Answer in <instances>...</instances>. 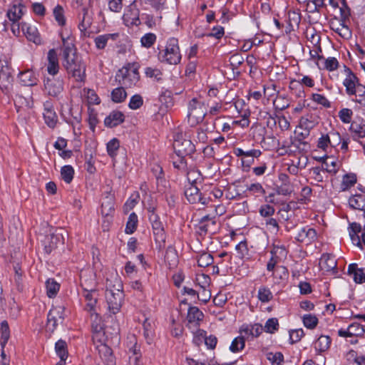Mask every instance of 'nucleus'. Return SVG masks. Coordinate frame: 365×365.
I'll list each match as a JSON object with an SVG mask.
<instances>
[{
	"instance_id": "nucleus-20",
	"label": "nucleus",
	"mask_w": 365,
	"mask_h": 365,
	"mask_svg": "<svg viewBox=\"0 0 365 365\" xmlns=\"http://www.w3.org/2000/svg\"><path fill=\"white\" fill-rule=\"evenodd\" d=\"M279 182L281 184L279 185H277V189H275L278 195L287 196L292 192V185L289 182V178L286 174L281 173L279 175Z\"/></svg>"
},
{
	"instance_id": "nucleus-51",
	"label": "nucleus",
	"mask_w": 365,
	"mask_h": 365,
	"mask_svg": "<svg viewBox=\"0 0 365 365\" xmlns=\"http://www.w3.org/2000/svg\"><path fill=\"white\" fill-rule=\"evenodd\" d=\"M53 14L55 20L57 21L59 26H63L66 24V19L64 16V10L60 5H57L54 7Z\"/></svg>"
},
{
	"instance_id": "nucleus-14",
	"label": "nucleus",
	"mask_w": 365,
	"mask_h": 365,
	"mask_svg": "<svg viewBox=\"0 0 365 365\" xmlns=\"http://www.w3.org/2000/svg\"><path fill=\"white\" fill-rule=\"evenodd\" d=\"M203 318L204 314L199 308L197 307H190L187 315L188 328L197 329Z\"/></svg>"
},
{
	"instance_id": "nucleus-44",
	"label": "nucleus",
	"mask_w": 365,
	"mask_h": 365,
	"mask_svg": "<svg viewBox=\"0 0 365 365\" xmlns=\"http://www.w3.org/2000/svg\"><path fill=\"white\" fill-rule=\"evenodd\" d=\"M245 345V339L240 334L239 336L235 337L230 346V350L233 352L236 353L241 350H242Z\"/></svg>"
},
{
	"instance_id": "nucleus-50",
	"label": "nucleus",
	"mask_w": 365,
	"mask_h": 365,
	"mask_svg": "<svg viewBox=\"0 0 365 365\" xmlns=\"http://www.w3.org/2000/svg\"><path fill=\"white\" fill-rule=\"evenodd\" d=\"M43 118L45 120V123L48 127L53 128L56 126L58 120V117L54 110H48L43 112Z\"/></svg>"
},
{
	"instance_id": "nucleus-7",
	"label": "nucleus",
	"mask_w": 365,
	"mask_h": 365,
	"mask_svg": "<svg viewBox=\"0 0 365 365\" xmlns=\"http://www.w3.org/2000/svg\"><path fill=\"white\" fill-rule=\"evenodd\" d=\"M62 230H55L54 232L46 235L43 240L44 250L47 254H50L59 245L64 244V237Z\"/></svg>"
},
{
	"instance_id": "nucleus-42",
	"label": "nucleus",
	"mask_w": 365,
	"mask_h": 365,
	"mask_svg": "<svg viewBox=\"0 0 365 365\" xmlns=\"http://www.w3.org/2000/svg\"><path fill=\"white\" fill-rule=\"evenodd\" d=\"M74 169L71 165H64L61 169V179L69 184L73 179Z\"/></svg>"
},
{
	"instance_id": "nucleus-54",
	"label": "nucleus",
	"mask_w": 365,
	"mask_h": 365,
	"mask_svg": "<svg viewBox=\"0 0 365 365\" xmlns=\"http://www.w3.org/2000/svg\"><path fill=\"white\" fill-rule=\"evenodd\" d=\"M196 286L199 289L209 288L210 284V278L208 275L205 274H197L195 278Z\"/></svg>"
},
{
	"instance_id": "nucleus-33",
	"label": "nucleus",
	"mask_w": 365,
	"mask_h": 365,
	"mask_svg": "<svg viewBox=\"0 0 365 365\" xmlns=\"http://www.w3.org/2000/svg\"><path fill=\"white\" fill-rule=\"evenodd\" d=\"M118 37L117 33L99 35L95 38L94 42L98 49H103L110 39L115 41Z\"/></svg>"
},
{
	"instance_id": "nucleus-43",
	"label": "nucleus",
	"mask_w": 365,
	"mask_h": 365,
	"mask_svg": "<svg viewBox=\"0 0 365 365\" xmlns=\"http://www.w3.org/2000/svg\"><path fill=\"white\" fill-rule=\"evenodd\" d=\"M82 11L83 17L78 26L81 31H83L91 27L92 24V17L89 15L88 9L83 8Z\"/></svg>"
},
{
	"instance_id": "nucleus-28",
	"label": "nucleus",
	"mask_w": 365,
	"mask_h": 365,
	"mask_svg": "<svg viewBox=\"0 0 365 365\" xmlns=\"http://www.w3.org/2000/svg\"><path fill=\"white\" fill-rule=\"evenodd\" d=\"M106 292H122L123 289V285L121 279L116 274L113 276L110 279H106Z\"/></svg>"
},
{
	"instance_id": "nucleus-40",
	"label": "nucleus",
	"mask_w": 365,
	"mask_h": 365,
	"mask_svg": "<svg viewBox=\"0 0 365 365\" xmlns=\"http://www.w3.org/2000/svg\"><path fill=\"white\" fill-rule=\"evenodd\" d=\"M119 148H120L119 140L117 138H113V139L109 140L106 144V150H107L108 155L112 158H115Z\"/></svg>"
},
{
	"instance_id": "nucleus-8",
	"label": "nucleus",
	"mask_w": 365,
	"mask_h": 365,
	"mask_svg": "<svg viewBox=\"0 0 365 365\" xmlns=\"http://www.w3.org/2000/svg\"><path fill=\"white\" fill-rule=\"evenodd\" d=\"M343 85L346 88V93L349 96H355L359 86L363 85L359 83L358 78L348 69V73L343 81Z\"/></svg>"
},
{
	"instance_id": "nucleus-24",
	"label": "nucleus",
	"mask_w": 365,
	"mask_h": 365,
	"mask_svg": "<svg viewBox=\"0 0 365 365\" xmlns=\"http://www.w3.org/2000/svg\"><path fill=\"white\" fill-rule=\"evenodd\" d=\"M139 14L140 11L135 5H130L129 9L125 12L123 19L127 25L138 26L140 24Z\"/></svg>"
},
{
	"instance_id": "nucleus-15",
	"label": "nucleus",
	"mask_w": 365,
	"mask_h": 365,
	"mask_svg": "<svg viewBox=\"0 0 365 365\" xmlns=\"http://www.w3.org/2000/svg\"><path fill=\"white\" fill-rule=\"evenodd\" d=\"M25 6L21 0H14L11 4L8 11L7 16L11 21H19L24 14Z\"/></svg>"
},
{
	"instance_id": "nucleus-31",
	"label": "nucleus",
	"mask_w": 365,
	"mask_h": 365,
	"mask_svg": "<svg viewBox=\"0 0 365 365\" xmlns=\"http://www.w3.org/2000/svg\"><path fill=\"white\" fill-rule=\"evenodd\" d=\"M153 233L156 245V248L159 251H162L165 247V242L167 238L164 227L153 230Z\"/></svg>"
},
{
	"instance_id": "nucleus-1",
	"label": "nucleus",
	"mask_w": 365,
	"mask_h": 365,
	"mask_svg": "<svg viewBox=\"0 0 365 365\" xmlns=\"http://www.w3.org/2000/svg\"><path fill=\"white\" fill-rule=\"evenodd\" d=\"M63 66L68 73L78 82H84L86 66L82 58L78 56L76 50L66 48L63 53Z\"/></svg>"
},
{
	"instance_id": "nucleus-55",
	"label": "nucleus",
	"mask_w": 365,
	"mask_h": 365,
	"mask_svg": "<svg viewBox=\"0 0 365 365\" xmlns=\"http://www.w3.org/2000/svg\"><path fill=\"white\" fill-rule=\"evenodd\" d=\"M273 297L272 293L269 288L262 287L258 290V298L263 302L267 303L269 302Z\"/></svg>"
},
{
	"instance_id": "nucleus-38",
	"label": "nucleus",
	"mask_w": 365,
	"mask_h": 365,
	"mask_svg": "<svg viewBox=\"0 0 365 365\" xmlns=\"http://www.w3.org/2000/svg\"><path fill=\"white\" fill-rule=\"evenodd\" d=\"M11 72H0V88L3 91H8L12 85Z\"/></svg>"
},
{
	"instance_id": "nucleus-63",
	"label": "nucleus",
	"mask_w": 365,
	"mask_h": 365,
	"mask_svg": "<svg viewBox=\"0 0 365 365\" xmlns=\"http://www.w3.org/2000/svg\"><path fill=\"white\" fill-rule=\"evenodd\" d=\"M143 103V100L142 96L140 95L135 94L130 98L128 106L132 110H136L140 108Z\"/></svg>"
},
{
	"instance_id": "nucleus-56",
	"label": "nucleus",
	"mask_w": 365,
	"mask_h": 365,
	"mask_svg": "<svg viewBox=\"0 0 365 365\" xmlns=\"http://www.w3.org/2000/svg\"><path fill=\"white\" fill-rule=\"evenodd\" d=\"M156 35L153 33H147L140 38L142 46L145 48H150L156 41Z\"/></svg>"
},
{
	"instance_id": "nucleus-3",
	"label": "nucleus",
	"mask_w": 365,
	"mask_h": 365,
	"mask_svg": "<svg viewBox=\"0 0 365 365\" xmlns=\"http://www.w3.org/2000/svg\"><path fill=\"white\" fill-rule=\"evenodd\" d=\"M181 58L178 40L175 38H169L165 49L159 53V59L170 65H177L180 62Z\"/></svg>"
},
{
	"instance_id": "nucleus-17",
	"label": "nucleus",
	"mask_w": 365,
	"mask_h": 365,
	"mask_svg": "<svg viewBox=\"0 0 365 365\" xmlns=\"http://www.w3.org/2000/svg\"><path fill=\"white\" fill-rule=\"evenodd\" d=\"M185 195L190 203L200 202L202 205L207 203V200L202 197L200 190L194 185L190 184L185 190Z\"/></svg>"
},
{
	"instance_id": "nucleus-13",
	"label": "nucleus",
	"mask_w": 365,
	"mask_h": 365,
	"mask_svg": "<svg viewBox=\"0 0 365 365\" xmlns=\"http://www.w3.org/2000/svg\"><path fill=\"white\" fill-rule=\"evenodd\" d=\"M91 329L94 340L101 341L104 338L103 324L101 318L95 312H91Z\"/></svg>"
},
{
	"instance_id": "nucleus-4",
	"label": "nucleus",
	"mask_w": 365,
	"mask_h": 365,
	"mask_svg": "<svg viewBox=\"0 0 365 365\" xmlns=\"http://www.w3.org/2000/svg\"><path fill=\"white\" fill-rule=\"evenodd\" d=\"M206 114L207 108L203 101L194 98L189 102L187 118L192 126L202 122Z\"/></svg>"
},
{
	"instance_id": "nucleus-29",
	"label": "nucleus",
	"mask_w": 365,
	"mask_h": 365,
	"mask_svg": "<svg viewBox=\"0 0 365 365\" xmlns=\"http://www.w3.org/2000/svg\"><path fill=\"white\" fill-rule=\"evenodd\" d=\"M349 130L354 134L355 137L362 138L365 137V120L363 118H357L352 121Z\"/></svg>"
},
{
	"instance_id": "nucleus-52",
	"label": "nucleus",
	"mask_w": 365,
	"mask_h": 365,
	"mask_svg": "<svg viewBox=\"0 0 365 365\" xmlns=\"http://www.w3.org/2000/svg\"><path fill=\"white\" fill-rule=\"evenodd\" d=\"M199 333L200 334L202 339H204L205 344L208 349H213L215 348L217 342V339L215 336H206V332L203 330H200Z\"/></svg>"
},
{
	"instance_id": "nucleus-53",
	"label": "nucleus",
	"mask_w": 365,
	"mask_h": 365,
	"mask_svg": "<svg viewBox=\"0 0 365 365\" xmlns=\"http://www.w3.org/2000/svg\"><path fill=\"white\" fill-rule=\"evenodd\" d=\"M287 257V250L284 245H275V264L283 262Z\"/></svg>"
},
{
	"instance_id": "nucleus-11",
	"label": "nucleus",
	"mask_w": 365,
	"mask_h": 365,
	"mask_svg": "<svg viewBox=\"0 0 365 365\" xmlns=\"http://www.w3.org/2000/svg\"><path fill=\"white\" fill-rule=\"evenodd\" d=\"M44 88L49 96L58 97L63 91V82L59 78H46Z\"/></svg>"
},
{
	"instance_id": "nucleus-36",
	"label": "nucleus",
	"mask_w": 365,
	"mask_h": 365,
	"mask_svg": "<svg viewBox=\"0 0 365 365\" xmlns=\"http://www.w3.org/2000/svg\"><path fill=\"white\" fill-rule=\"evenodd\" d=\"M55 351L60 359H67L68 353L66 342L62 339L57 341L55 344Z\"/></svg>"
},
{
	"instance_id": "nucleus-35",
	"label": "nucleus",
	"mask_w": 365,
	"mask_h": 365,
	"mask_svg": "<svg viewBox=\"0 0 365 365\" xmlns=\"http://www.w3.org/2000/svg\"><path fill=\"white\" fill-rule=\"evenodd\" d=\"M234 153L237 156H243L245 158H249L250 159L247 160V162L252 163L254 161L255 158H257L260 155L261 152L259 150L255 149L245 151L242 148H237L235 149Z\"/></svg>"
},
{
	"instance_id": "nucleus-41",
	"label": "nucleus",
	"mask_w": 365,
	"mask_h": 365,
	"mask_svg": "<svg viewBox=\"0 0 365 365\" xmlns=\"http://www.w3.org/2000/svg\"><path fill=\"white\" fill-rule=\"evenodd\" d=\"M138 222V215L135 212L130 214L125 227V232L127 234H133L137 228Z\"/></svg>"
},
{
	"instance_id": "nucleus-27",
	"label": "nucleus",
	"mask_w": 365,
	"mask_h": 365,
	"mask_svg": "<svg viewBox=\"0 0 365 365\" xmlns=\"http://www.w3.org/2000/svg\"><path fill=\"white\" fill-rule=\"evenodd\" d=\"M124 121V115L118 110L112 111L104 120V124L109 128L115 127Z\"/></svg>"
},
{
	"instance_id": "nucleus-10",
	"label": "nucleus",
	"mask_w": 365,
	"mask_h": 365,
	"mask_svg": "<svg viewBox=\"0 0 365 365\" xmlns=\"http://www.w3.org/2000/svg\"><path fill=\"white\" fill-rule=\"evenodd\" d=\"M260 215L264 217L265 227V234L272 233L274 229V219L272 215L274 214V206L269 204L262 205L259 210Z\"/></svg>"
},
{
	"instance_id": "nucleus-48",
	"label": "nucleus",
	"mask_w": 365,
	"mask_h": 365,
	"mask_svg": "<svg viewBox=\"0 0 365 365\" xmlns=\"http://www.w3.org/2000/svg\"><path fill=\"white\" fill-rule=\"evenodd\" d=\"M114 211V203L113 198L106 197V201H103L101 204V214L104 216L110 215Z\"/></svg>"
},
{
	"instance_id": "nucleus-2",
	"label": "nucleus",
	"mask_w": 365,
	"mask_h": 365,
	"mask_svg": "<svg viewBox=\"0 0 365 365\" xmlns=\"http://www.w3.org/2000/svg\"><path fill=\"white\" fill-rule=\"evenodd\" d=\"M140 66L138 63H128L116 73V80L125 88L138 86L140 83Z\"/></svg>"
},
{
	"instance_id": "nucleus-57",
	"label": "nucleus",
	"mask_w": 365,
	"mask_h": 365,
	"mask_svg": "<svg viewBox=\"0 0 365 365\" xmlns=\"http://www.w3.org/2000/svg\"><path fill=\"white\" fill-rule=\"evenodd\" d=\"M214 259L211 254L205 252L200 255L197 259V264L201 267H206L212 264Z\"/></svg>"
},
{
	"instance_id": "nucleus-59",
	"label": "nucleus",
	"mask_w": 365,
	"mask_h": 365,
	"mask_svg": "<svg viewBox=\"0 0 365 365\" xmlns=\"http://www.w3.org/2000/svg\"><path fill=\"white\" fill-rule=\"evenodd\" d=\"M277 123L282 130H287L289 128V122L287 118L281 115L280 113H275V125Z\"/></svg>"
},
{
	"instance_id": "nucleus-6",
	"label": "nucleus",
	"mask_w": 365,
	"mask_h": 365,
	"mask_svg": "<svg viewBox=\"0 0 365 365\" xmlns=\"http://www.w3.org/2000/svg\"><path fill=\"white\" fill-rule=\"evenodd\" d=\"M173 148L177 155H190L195 151L194 143L188 138H185L182 134L175 136Z\"/></svg>"
},
{
	"instance_id": "nucleus-5",
	"label": "nucleus",
	"mask_w": 365,
	"mask_h": 365,
	"mask_svg": "<svg viewBox=\"0 0 365 365\" xmlns=\"http://www.w3.org/2000/svg\"><path fill=\"white\" fill-rule=\"evenodd\" d=\"M65 319V307L63 305H56L48 312L47 316L46 329L53 333L59 324H62Z\"/></svg>"
},
{
	"instance_id": "nucleus-49",
	"label": "nucleus",
	"mask_w": 365,
	"mask_h": 365,
	"mask_svg": "<svg viewBox=\"0 0 365 365\" xmlns=\"http://www.w3.org/2000/svg\"><path fill=\"white\" fill-rule=\"evenodd\" d=\"M83 93V96L87 98L88 104L98 105L100 103V98L93 90L84 88Z\"/></svg>"
},
{
	"instance_id": "nucleus-22",
	"label": "nucleus",
	"mask_w": 365,
	"mask_h": 365,
	"mask_svg": "<svg viewBox=\"0 0 365 365\" xmlns=\"http://www.w3.org/2000/svg\"><path fill=\"white\" fill-rule=\"evenodd\" d=\"M19 78L21 84L25 86H34L38 82V75L31 69L20 72Z\"/></svg>"
},
{
	"instance_id": "nucleus-21",
	"label": "nucleus",
	"mask_w": 365,
	"mask_h": 365,
	"mask_svg": "<svg viewBox=\"0 0 365 365\" xmlns=\"http://www.w3.org/2000/svg\"><path fill=\"white\" fill-rule=\"evenodd\" d=\"M185 155H178V158L177 160H174L173 162V166L175 168L178 169L182 172H186L187 175L188 180H191L192 178H195L196 175H200V172L197 170H192L187 171V163L185 160ZM195 179H192L195 180Z\"/></svg>"
},
{
	"instance_id": "nucleus-26",
	"label": "nucleus",
	"mask_w": 365,
	"mask_h": 365,
	"mask_svg": "<svg viewBox=\"0 0 365 365\" xmlns=\"http://www.w3.org/2000/svg\"><path fill=\"white\" fill-rule=\"evenodd\" d=\"M336 260L334 256L323 254L319 259L320 269L324 272L334 271L336 268Z\"/></svg>"
},
{
	"instance_id": "nucleus-60",
	"label": "nucleus",
	"mask_w": 365,
	"mask_h": 365,
	"mask_svg": "<svg viewBox=\"0 0 365 365\" xmlns=\"http://www.w3.org/2000/svg\"><path fill=\"white\" fill-rule=\"evenodd\" d=\"M353 115V111L349 108H342L338 113L339 119L344 123H351V118Z\"/></svg>"
},
{
	"instance_id": "nucleus-37",
	"label": "nucleus",
	"mask_w": 365,
	"mask_h": 365,
	"mask_svg": "<svg viewBox=\"0 0 365 365\" xmlns=\"http://www.w3.org/2000/svg\"><path fill=\"white\" fill-rule=\"evenodd\" d=\"M289 277V272L285 266H275V279L278 278L279 279L277 283L282 286H284L287 281Z\"/></svg>"
},
{
	"instance_id": "nucleus-9",
	"label": "nucleus",
	"mask_w": 365,
	"mask_h": 365,
	"mask_svg": "<svg viewBox=\"0 0 365 365\" xmlns=\"http://www.w3.org/2000/svg\"><path fill=\"white\" fill-rule=\"evenodd\" d=\"M123 292L106 293L108 309L112 314H115L120 311L123 300Z\"/></svg>"
},
{
	"instance_id": "nucleus-47",
	"label": "nucleus",
	"mask_w": 365,
	"mask_h": 365,
	"mask_svg": "<svg viewBox=\"0 0 365 365\" xmlns=\"http://www.w3.org/2000/svg\"><path fill=\"white\" fill-rule=\"evenodd\" d=\"M0 330H1V339L2 341L1 342V347H4L6 344L7 343L9 336H10V331L8 322L4 320L1 322L0 324Z\"/></svg>"
},
{
	"instance_id": "nucleus-16",
	"label": "nucleus",
	"mask_w": 365,
	"mask_h": 365,
	"mask_svg": "<svg viewBox=\"0 0 365 365\" xmlns=\"http://www.w3.org/2000/svg\"><path fill=\"white\" fill-rule=\"evenodd\" d=\"M81 285L83 290L93 291L96 289V282L95 279V274L91 269H85L81 272Z\"/></svg>"
},
{
	"instance_id": "nucleus-12",
	"label": "nucleus",
	"mask_w": 365,
	"mask_h": 365,
	"mask_svg": "<svg viewBox=\"0 0 365 365\" xmlns=\"http://www.w3.org/2000/svg\"><path fill=\"white\" fill-rule=\"evenodd\" d=\"M263 327L260 324H244L240 329V334L245 339H253L260 335Z\"/></svg>"
},
{
	"instance_id": "nucleus-18",
	"label": "nucleus",
	"mask_w": 365,
	"mask_h": 365,
	"mask_svg": "<svg viewBox=\"0 0 365 365\" xmlns=\"http://www.w3.org/2000/svg\"><path fill=\"white\" fill-rule=\"evenodd\" d=\"M317 238L314 229L305 227L302 228L296 235V240L305 245H309Z\"/></svg>"
},
{
	"instance_id": "nucleus-61",
	"label": "nucleus",
	"mask_w": 365,
	"mask_h": 365,
	"mask_svg": "<svg viewBox=\"0 0 365 365\" xmlns=\"http://www.w3.org/2000/svg\"><path fill=\"white\" fill-rule=\"evenodd\" d=\"M304 325L308 329H314L318 323V319L312 314H305L303 317Z\"/></svg>"
},
{
	"instance_id": "nucleus-23",
	"label": "nucleus",
	"mask_w": 365,
	"mask_h": 365,
	"mask_svg": "<svg viewBox=\"0 0 365 365\" xmlns=\"http://www.w3.org/2000/svg\"><path fill=\"white\" fill-rule=\"evenodd\" d=\"M103 339L101 340L100 344L97 346V349L100 357L106 365H115V359L112 354V350L106 344L103 342Z\"/></svg>"
},
{
	"instance_id": "nucleus-46",
	"label": "nucleus",
	"mask_w": 365,
	"mask_h": 365,
	"mask_svg": "<svg viewBox=\"0 0 365 365\" xmlns=\"http://www.w3.org/2000/svg\"><path fill=\"white\" fill-rule=\"evenodd\" d=\"M348 333L351 336H362L365 333V329L361 324L354 322L348 327Z\"/></svg>"
},
{
	"instance_id": "nucleus-19",
	"label": "nucleus",
	"mask_w": 365,
	"mask_h": 365,
	"mask_svg": "<svg viewBox=\"0 0 365 365\" xmlns=\"http://www.w3.org/2000/svg\"><path fill=\"white\" fill-rule=\"evenodd\" d=\"M21 31L27 39L36 44L41 43V37L37 28L26 22H22Z\"/></svg>"
},
{
	"instance_id": "nucleus-45",
	"label": "nucleus",
	"mask_w": 365,
	"mask_h": 365,
	"mask_svg": "<svg viewBox=\"0 0 365 365\" xmlns=\"http://www.w3.org/2000/svg\"><path fill=\"white\" fill-rule=\"evenodd\" d=\"M127 93L123 87H118L111 92V99L115 103H121L125 101Z\"/></svg>"
},
{
	"instance_id": "nucleus-34",
	"label": "nucleus",
	"mask_w": 365,
	"mask_h": 365,
	"mask_svg": "<svg viewBox=\"0 0 365 365\" xmlns=\"http://www.w3.org/2000/svg\"><path fill=\"white\" fill-rule=\"evenodd\" d=\"M349 205L351 207L364 210H365V196L362 195H355L349 199Z\"/></svg>"
},
{
	"instance_id": "nucleus-64",
	"label": "nucleus",
	"mask_w": 365,
	"mask_h": 365,
	"mask_svg": "<svg viewBox=\"0 0 365 365\" xmlns=\"http://www.w3.org/2000/svg\"><path fill=\"white\" fill-rule=\"evenodd\" d=\"M355 98H352V101L365 107V86H359L357 91V93L355 95Z\"/></svg>"
},
{
	"instance_id": "nucleus-62",
	"label": "nucleus",
	"mask_w": 365,
	"mask_h": 365,
	"mask_svg": "<svg viewBox=\"0 0 365 365\" xmlns=\"http://www.w3.org/2000/svg\"><path fill=\"white\" fill-rule=\"evenodd\" d=\"M336 162L329 157H326V159L323 161L322 163L323 169L326 170L329 173H336Z\"/></svg>"
},
{
	"instance_id": "nucleus-32",
	"label": "nucleus",
	"mask_w": 365,
	"mask_h": 365,
	"mask_svg": "<svg viewBox=\"0 0 365 365\" xmlns=\"http://www.w3.org/2000/svg\"><path fill=\"white\" fill-rule=\"evenodd\" d=\"M82 294L86 301V309L90 312H94V308H95L96 302H97V299L96 297V289H93V291L84 290Z\"/></svg>"
},
{
	"instance_id": "nucleus-25",
	"label": "nucleus",
	"mask_w": 365,
	"mask_h": 365,
	"mask_svg": "<svg viewBox=\"0 0 365 365\" xmlns=\"http://www.w3.org/2000/svg\"><path fill=\"white\" fill-rule=\"evenodd\" d=\"M47 71L49 74L55 76L59 71L58 58L56 51L54 49L48 51L47 54Z\"/></svg>"
},
{
	"instance_id": "nucleus-30",
	"label": "nucleus",
	"mask_w": 365,
	"mask_h": 365,
	"mask_svg": "<svg viewBox=\"0 0 365 365\" xmlns=\"http://www.w3.org/2000/svg\"><path fill=\"white\" fill-rule=\"evenodd\" d=\"M348 274L353 277L356 283L365 282V269L359 268L356 264H351L348 267Z\"/></svg>"
},
{
	"instance_id": "nucleus-39",
	"label": "nucleus",
	"mask_w": 365,
	"mask_h": 365,
	"mask_svg": "<svg viewBox=\"0 0 365 365\" xmlns=\"http://www.w3.org/2000/svg\"><path fill=\"white\" fill-rule=\"evenodd\" d=\"M60 285L53 279L46 282V294L49 298L54 297L59 291Z\"/></svg>"
},
{
	"instance_id": "nucleus-58",
	"label": "nucleus",
	"mask_w": 365,
	"mask_h": 365,
	"mask_svg": "<svg viewBox=\"0 0 365 365\" xmlns=\"http://www.w3.org/2000/svg\"><path fill=\"white\" fill-rule=\"evenodd\" d=\"M144 73L146 77L153 78L157 81L162 79V72L158 68L146 67Z\"/></svg>"
}]
</instances>
